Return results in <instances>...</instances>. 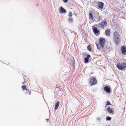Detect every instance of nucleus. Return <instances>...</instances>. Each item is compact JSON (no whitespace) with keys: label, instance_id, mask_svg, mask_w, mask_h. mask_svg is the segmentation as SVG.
I'll return each mask as SVG.
<instances>
[{"label":"nucleus","instance_id":"nucleus-14","mask_svg":"<svg viewBox=\"0 0 126 126\" xmlns=\"http://www.w3.org/2000/svg\"><path fill=\"white\" fill-rule=\"evenodd\" d=\"M105 34L107 36H110V31L109 29L105 31Z\"/></svg>","mask_w":126,"mask_h":126},{"label":"nucleus","instance_id":"nucleus-21","mask_svg":"<svg viewBox=\"0 0 126 126\" xmlns=\"http://www.w3.org/2000/svg\"><path fill=\"white\" fill-rule=\"evenodd\" d=\"M22 88L23 90H27V88L26 87V86L25 85H23L22 86Z\"/></svg>","mask_w":126,"mask_h":126},{"label":"nucleus","instance_id":"nucleus-30","mask_svg":"<svg viewBox=\"0 0 126 126\" xmlns=\"http://www.w3.org/2000/svg\"><path fill=\"white\" fill-rule=\"evenodd\" d=\"M29 94L30 95H31V91H30L29 92Z\"/></svg>","mask_w":126,"mask_h":126},{"label":"nucleus","instance_id":"nucleus-25","mask_svg":"<svg viewBox=\"0 0 126 126\" xmlns=\"http://www.w3.org/2000/svg\"><path fill=\"white\" fill-rule=\"evenodd\" d=\"M63 1L64 3H66L68 1V0H63Z\"/></svg>","mask_w":126,"mask_h":126},{"label":"nucleus","instance_id":"nucleus-12","mask_svg":"<svg viewBox=\"0 0 126 126\" xmlns=\"http://www.w3.org/2000/svg\"><path fill=\"white\" fill-rule=\"evenodd\" d=\"M107 110L110 113H111L113 114L114 113L113 109L109 107L107 109Z\"/></svg>","mask_w":126,"mask_h":126},{"label":"nucleus","instance_id":"nucleus-31","mask_svg":"<svg viewBox=\"0 0 126 126\" xmlns=\"http://www.w3.org/2000/svg\"><path fill=\"white\" fill-rule=\"evenodd\" d=\"M108 126H110L109 125Z\"/></svg>","mask_w":126,"mask_h":126},{"label":"nucleus","instance_id":"nucleus-22","mask_svg":"<svg viewBox=\"0 0 126 126\" xmlns=\"http://www.w3.org/2000/svg\"><path fill=\"white\" fill-rule=\"evenodd\" d=\"M72 12L70 11L69 12L68 14V16L69 17H71L72 16Z\"/></svg>","mask_w":126,"mask_h":126},{"label":"nucleus","instance_id":"nucleus-2","mask_svg":"<svg viewBox=\"0 0 126 126\" xmlns=\"http://www.w3.org/2000/svg\"><path fill=\"white\" fill-rule=\"evenodd\" d=\"M116 67L119 70H122L126 68V63L124 62L121 63H119L116 65Z\"/></svg>","mask_w":126,"mask_h":126},{"label":"nucleus","instance_id":"nucleus-18","mask_svg":"<svg viewBox=\"0 0 126 126\" xmlns=\"http://www.w3.org/2000/svg\"><path fill=\"white\" fill-rule=\"evenodd\" d=\"M68 20L69 22H73V19L72 17H69L68 18Z\"/></svg>","mask_w":126,"mask_h":126},{"label":"nucleus","instance_id":"nucleus-24","mask_svg":"<svg viewBox=\"0 0 126 126\" xmlns=\"http://www.w3.org/2000/svg\"><path fill=\"white\" fill-rule=\"evenodd\" d=\"M96 119L97 120L99 121V122L100 121H101V119L99 117H98Z\"/></svg>","mask_w":126,"mask_h":126},{"label":"nucleus","instance_id":"nucleus-26","mask_svg":"<svg viewBox=\"0 0 126 126\" xmlns=\"http://www.w3.org/2000/svg\"><path fill=\"white\" fill-rule=\"evenodd\" d=\"M73 15H75L76 16L77 15V13L76 12H74V13H73Z\"/></svg>","mask_w":126,"mask_h":126},{"label":"nucleus","instance_id":"nucleus-5","mask_svg":"<svg viewBox=\"0 0 126 126\" xmlns=\"http://www.w3.org/2000/svg\"><path fill=\"white\" fill-rule=\"evenodd\" d=\"M97 83V80L96 78L93 77L90 79L89 83L91 85H93L96 84Z\"/></svg>","mask_w":126,"mask_h":126},{"label":"nucleus","instance_id":"nucleus-23","mask_svg":"<svg viewBox=\"0 0 126 126\" xmlns=\"http://www.w3.org/2000/svg\"><path fill=\"white\" fill-rule=\"evenodd\" d=\"M110 105L111 103L109 101H107V103L106 104V106Z\"/></svg>","mask_w":126,"mask_h":126},{"label":"nucleus","instance_id":"nucleus-4","mask_svg":"<svg viewBox=\"0 0 126 126\" xmlns=\"http://www.w3.org/2000/svg\"><path fill=\"white\" fill-rule=\"evenodd\" d=\"M99 43L101 46L102 49H103L105 43L106 42L105 39L103 37H100L99 39Z\"/></svg>","mask_w":126,"mask_h":126},{"label":"nucleus","instance_id":"nucleus-11","mask_svg":"<svg viewBox=\"0 0 126 126\" xmlns=\"http://www.w3.org/2000/svg\"><path fill=\"white\" fill-rule=\"evenodd\" d=\"M91 57V56L89 54L84 59V63H88L89 62V58Z\"/></svg>","mask_w":126,"mask_h":126},{"label":"nucleus","instance_id":"nucleus-8","mask_svg":"<svg viewBox=\"0 0 126 126\" xmlns=\"http://www.w3.org/2000/svg\"><path fill=\"white\" fill-rule=\"evenodd\" d=\"M104 90L108 93H110L111 92L110 88L109 86H107L104 87Z\"/></svg>","mask_w":126,"mask_h":126},{"label":"nucleus","instance_id":"nucleus-15","mask_svg":"<svg viewBox=\"0 0 126 126\" xmlns=\"http://www.w3.org/2000/svg\"><path fill=\"white\" fill-rule=\"evenodd\" d=\"M59 105V102L58 101H57L55 105V107L54 108L55 110H57L58 108Z\"/></svg>","mask_w":126,"mask_h":126},{"label":"nucleus","instance_id":"nucleus-1","mask_svg":"<svg viewBox=\"0 0 126 126\" xmlns=\"http://www.w3.org/2000/svg\"><path fill=\"white\" fill-rule=\"evenodd\" d=\"M113 40L114 42L116 44L118 45L121 38L120 34L118 32L115 31L113 33Z\"/></svg>","mask_w":126,"mask_h":126},{"label":"nucleus","instance_id":"nucleus-29","mask_svg":"<svg viewBox=\"0 0 126 126\" xmlns=\"http://www.w3.org/2000/svg\"><path fill=\"white\" fill-rule=\"evenodd\" d=\"M96 46H97H97H98V44H97V43H96Z\"/></svg>","mask_w":126,"mask_h":126},{"label":"nucleus","instance_id":"nucleus-6","mask_svg":"<svg viewBox=\"0 0 126 126\" xmlns=\"http://www.w3.org/2000/svg\"><path fill=\"white\" fill-rule=\"evenodd\" d=\"M98 7L100 9H103L104 5V3L98 1L97 2Z\"/></svg>","mask_w":126,"mask_h":126},{"label":"nucleus","instance_id":"nucleus-27","mask_svg":"<svg viewBox=\"0 0 126 126\" xmlns=\"http://www.w3.org/2000/svg\"><path fill=\"white\" fill-rule=\"evenodd\" d=\"M97 49H99L100 48V47H99L98 46H97Z\"/></svg>","mask_w":126,"mask_h":126},{"label":"nucleus","instance_id":"nucleus-3","mask_svg":"<svg viewBox=\"0 0 126 126\" xmlns=\"http://www.w3.org/2000/svg\"><path fill=\"white\" fill-rule=\"evenodd\" d=\"M107 22L105 21L100 22L98 25H96L102 29H104V27L107 26Z\"/></svg>","mask_w":126,"mask_h":126},{"label":"nucleus","instance_id":"nucleus-19","mask_svg":"<svg viewBox=\"0 0 126 126\" xmlns=\"http://www.w3.org/2000/svg\"><path fill=\"white\" fill-rule=\"evenodd\" d=\"M87 48L88 50L90 51H91V46L90 45H88L87 47Z\"/></svg>","mask_w":126,"mask_h":126},{"label":"nucleus","instance_id":"nucleus-9","mask_svg":"<svg viewBox=\"0 0 126 126\" xmlns=\"http://www.w3.org/2000/svg\"><path fill=\"white\" fill-rule=\"evenodd\" d=\"M121 49L122 54H126V47L124 46H123L121 47Z\"/></svg>","mask_w":126,"mask_h":126},{"label":"nucleus","instance_id":"nucleus-28","mask_svg":"<svg viewBox=\"0 0 126 126\" xmlns=\"http://www.w3.org/2000/svg\"><path fill=\"white\" fill-rule=\"evenodd\" d=\"M96 46H97H97H98V44H97V43H96Z\"/></svg>","mask_w":126,"mask_h":126},{"label":"nucleus","instance_id":"nucleus-13","mask_svg":"<svg viewBox=\"0 0 126 126\" xmlns=\"http://www.w3.org/2000/svg\"><path fill=\"white\" fill-rule=\"evenodd\" d=\"M98 12H96L94 13V20L95 21V20H96L97 19V18H98Z\"/></svg>","mask_w":126,"mask_h":126},{"label":"nucleus","instance_id":"nucleus-20","mask_svg":"<svg viewBox=\"0 0 126 126\" xmlns=\"http://www.w3.org/2000/svg\"><path fill=\"white\" fill-rule=\"evenodd\" d=\"M111 118L110 116H108L106 117L107 121H110L111 120Z\"/></svg>","mask_w":126,"mask_h":126},{"label":"nucleus","instance_id":"nucleus-16","mask_svg":"<svg viewBox=\"0 0 126 126\" xmlns=\"http://www.w3.org/2000/svg\"><path fill=\"white\" fill-rule=\"evenodd\" d=\"M89 18L90 19H93L94 18V17L92 13H89Z\"/></svg>","mask_w":126,"mask_h":126},{"label":"nucleus","instance_id":"nucleus-10","mask_svg":"<svg viewBox=\"0 0 126 126\" xmlns=\"http://www.w3.org/2000/svg\"><path fill=\"white\" fill-rule=\"evenodd\" d=\"M60 8L59 11L60 13L65 14L66 12V10L63 7L60 6Z\"/></svg>","mask_w":126,"mask_h":126},{"label":"nucleus","instance_id":"nucleus-17","mask_svg":"<svg viewBox=\"0 0 126 126\" xmlns=\"http://www.w3.org/2000/svg\"><path fill=\"white\" fill-rule=\"evenodd\" d=\"M102 18V16L101 15H100L99 16L98 15V18H97V19L96 20H95V21H99L100 19Z\"/></svg>","mask_w":126,"mask_h":126},{"label":"nucleus","instance_id":"nucleus-7","mask_svg":"<svg viewBox=\"0 0 126 126\" xmlns=\"http://www.w3.org/2000/svg\"><path fill=\"white\" fill-rule=\"evenodd\" d=\"M93 31L95 34L99 35V34L100 31L98 30L96 27H94L93 28Z\"/></svg>","mask_w":126,"mask_h":126}]
</instances>
